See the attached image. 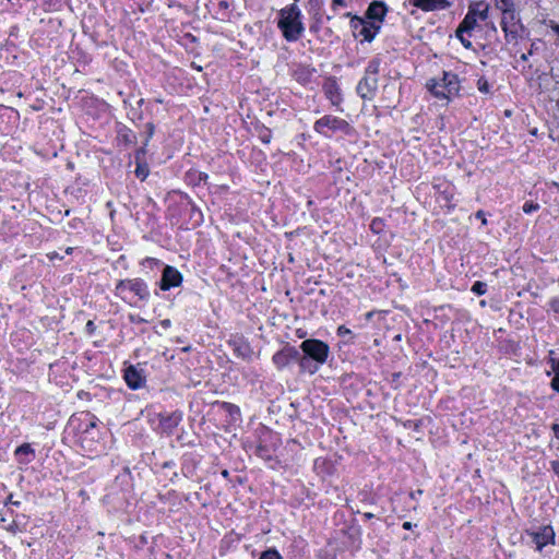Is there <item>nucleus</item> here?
Here are the masks:
<instances>
[{"instance_id":"obj_27","label":"nucleus","mask_w":559,"mask_h":559,"mask_svg":"<svg viewBox=\"0 0 559 559\" xmlns=\"http://www.w3.org/2000/svg\"><path fill=\"white\" fill-rule=\"evenodd\" d=\"M336 334L338 336H341V337L349 336L348 341H352L353 337H354L353 332L348 328H346L345 325H340L337 328Z\"/></svg>"},{"instance_id":"obj_14","label":"nucleus","mask_w":559,"mask_h":559,"mask_svg":"<svg viewBox=\"0 0 559 559\" xmlns=\"http://www.w3.org/2000/svg\"><path fill=\"white\" fill-rule=\"evenodd\" d=\"M323 91L326 98L333 106L338 107L343 102L341 87L334 78H329L323 84Z\"/></svg>"},{"instance_id":"obj_46","label":"nucleus","mask_w":559,"mask_h":559,"mask_svg":"<svg viewBox=\"0 0 559 559\" xmlns=\"http://www.w3.org/2000/svg\"><path fill=\"white\" fill-rule=\"evenodd\" d=\"M168 323H169V320L164 321L165 325H168Z\"/></svg>"},{"instance_id":"obj_36","label":"nucleus","mask_w":559,"mask_h":559,"mask_svg":"<svg viewBox=\"0 0 559 559\" xmlns=\"http://www.w3.org/2000/svg\"><path fill=\"white\" fill-rule=\"evenodd\" d=\"M551 468L559 478V459L551 462Z\"/></svg>"},{"instance_id":"obj_38","label":"nucleus","mask_w":559,"mask_h":559,"mask_svg":"<svg viewBox=\"0 0 559 559\" xmlns=\"http://www.w3.org/2000/svg\"><path fill=\"white\" fill-rule=\"evenodd\" d=\"M552 430H554L556 437L559 438V425L555 424L552 426Z\"/></svg>"},{"instance_id":"obj_17","label":"nucleus","mask_w":559,"mask_h":559,"mask_svg":"<svg viewBox=\"0 0 559 559\" xmlns=\"http://www.w3.org/2000/svg\"><path fill=\"white\" fill-rule=\"evenodd\" d=\"M314 73L316 70L313 68L309 66L299 64L294 70L293 76L298 83L306 85L311 82Z\"/></svg>"},{"instance_id":"obj_21","label":"nucleus","mask_w":559,"mask_h":559,"mask_svg":"<svg viewBox=\"0 0 559 559\" xmlns=\"http://www.w3.org/2000/svg\"><path fill=\"white\" fill-rule=\"evenodd\" d=\"M380 59H371L365 69V75L378 78L380 71Z\"/></svg>"},{"instance_id":"obj_30","label":"nucleus","mask_w":559,"mask_h":559,"mask_svg":"<svg viewBox=\"0 0 559 559\" xmlns=\"http://www.w3.org/2000/svg\"><path fill=\"white\" fill-rule=\"evenodd\" d=\"M259 559H282L280 554L276 550H266L264 551Z\"/></svg>"},{"instance_id":"obj_37","label":"nucleus","mask_w":559,"mask_h":559,"mask_svg":"<svg viewBox=\"0 0 559 559\" xmlns=\"http://www.w3.org/2000/svg\"><path fill=\"white\" fill-rule=\"evenodd\" d=\"M476 217H483V224H484V225H485V224H487V219H486L485 214H484V212H483V211H478V212L476 213Z\"/></svg>"},{"instance_id":"obj_13","label":"nucleus","mask_w":559,"mask_h":559,"mask_svg":"<svg viewBox=\"0 0 559 559\" xmlns=\"http://www.w3.org/2000/svg\"><path fill=\"white\" fill-rule=\"evenodd\" d=\"M528 535L536 545L537 550H542L546 545L554 543L555 533L551 526H543L537 532H531Z\"/></svg>"},{"instance_id":"obj_6","label":"nucleus","mask_w":559,"mask_h":559,"mask_svg":"<svg viewBox=\"0 0 559 559\" xmlns=\"http://www.w3.org/2000/svg\"><path fill=\"white\" fill-rule=\"evenodd\" d=\"M489 4L485 1L472 2L468 11L463 19L462 28L474 29L478 21H486L488 19Z\"/></svg>"},{"instance_id":"obj_19","label":"nucleus","mask_w":559,"mask_h":559,"mask_svg":"<svg viewBox=\"0 0 559 559\" xmlns=\"http://www.w3.org/2000/svg\"><path fill=\"white\" fill-rule=\"evenodd\" d=\"M180 420H181V416L176 413L168 415V416H164L160 418V423H159L160 429L165 432L170 433L174 430V428H176L178 426Z\"/></svg>"},{"instance_id":"obj_43","label":"nucleus","mask_w":559,"mask_h":559,"mask_svg":"<svg viewBox=\"0 0 559 559\" xmlns=\"http://www.w3.org/2000/svg\"><path fill=\"white\" fill-rule=\"evenodd\" d=\"M365 516L371 519L373 515L371 513H366Z\"/></svg>"},{"instance_id":"obj_1","label":"nucleus","mask_w":559,"mask_h":559,"mask_svg":"<svg viewBox=\"0 0 559 559\" xmlns=\"http://www.w3.org/2000/svg\"><path fill=\"white\" fill-rule=\"evenodd\" d=\"M277 27L285 40L297 41L305 33L302 13L296 3L288 4L278 11Z\"/></svg>"},{"instance_id":"obj_25","label":"nucleus","mask_w":559,"mask_h":559,"mask_svg":"<svg viewBox=\"0 0 559 559\" xmlns=\"http://www.w3.org/2000/svg\"><path fill=\"white\" fill-rule=\"evenodd\" d=\"M119 486H129L131 480V474L128 469H124L120 475L116 478Z\"/></svg>"},{"instance_id":"obj_12","label":"nucleus","mask_w":559,"mask_h":559,"mask_svg":"<svg viewBox=\"0 0 559 559\" xmlns=\"http://www.w3.org/2000/svg\"><path fill=\"white\" fill-rule=\"evenodd\" d=\"M181 282V273L176 267L167 265L163 271L159 287L162 290H169L173 287L180 286Z\"/></svg>"},{"instance_id":"obj_35","label":"nucleus","mask_w":559,"mask_h":559,"mask_svg":"<svg viewBox=\"0 0 559 559\" xmlns=\"http://www.w3.org/2000/svg\"><path fill=\"white\" fill-rule=\"evenodd\" d=\"M146 129H147V139H146V141H148L153 136V134H154V126H153V123H147L146 124ZM147 142H145V144Z\"/></svg>"},{"instance_id":"obj_8","label":"nucleus","mask_w":559,"mask_h":559,"mask_svg":"<svg viewBox=\"0 0 559 559\" xmlns=\"http://www.w3.org/2000/svg\"><path fill=\"white\" fill-rule=\"evenodd\" d=\"M501 27L506 34V37L512 39L516 38L522 26L520 24V17L515 11V8L509 9V11H501Z\"/></svg>"},{"instance_id":"obj_23","label":"nucleus","mask_w":559,"mask_h":559,"mask_svg":"<svg viewBox=\"0 0 559 559\" xmlns=\"http://www.w3.org/2000/svg\"><path fill=\"white\" fill-rule=\"evenodd\" d=\"M495 4L500 11H509L515 8V0H495Z\"/></svg>"},{"instance_id":"obj_32","label":"nucleus","mask_w":559,"mask_h":559,"mask_svg":"<svg viewBox=\"0 0 559 559\" xmlns=\"http://www.w3.org/2000/svg\"><path fill=\"white\" fill-rule=\"evenodd\" d=\"M135 175L141 180H144L148 176V169L145 166L138 165Z\"/></svg>"},{"instance_id":"obj_45","label":"nucleus","mask_w":559,"mask_h":559,"mask_svg":"<svg viewBox=\"0 0 559 559\" xmlns=\"http://www.w3.org/2000/svg\"><path fill=\"white\" fill-rule=\"evenodd\" d=\"M8 499H9V501H10V502L14 503V502L12 501V495H10Z\"/></svg>"},{"instance_id":"obj_10","label":"nucleus","mask_w":559,"mask_h":559,"mask_svg":"<svg viewBox=\"0 0 559 559\" xmlns=\"http://www.w3.org/2000/svg\"><path fill=\"white\" fill-rule=\"evenodd\" d=\"M293 360H299V352L294 346H285L272 357V361L278 370L287 367Z\"/></svg>"},{"instance_id":"obj_7","label":"nucleus","mask_w":559,"mask_h":559,"mask_svg":"<svg viewBox=\"0 0 559 559\" xmlns=\"http://www.w3.org/2000/svg\"><path fill=\"white\" fill-rule=\"evenodd\" d=\"M350 28L355 38L371 41L379 32L380 25L357 16H352Z\"/></svg>"},{"instance_id":"obj_9","label":"nucleus","mask_w":559,"mask_h":559,"mask_svg":"<svg viewBox=\"0 0 559 559\" xmlns=\"http://www.w3.org/2000/svg\"><path fill=\"white\" fill-rule=\"evenodd\" d=\"M123 379L131 390H139L146 383V376L143 368L134 365H129L123 370Z\"/></svg>"},{"instance_id":"obj_22","label":"nucleus","mask_w":559,"mask_h":559,"mask_svg":"<svg viewBox=\"0 0 559 559\" xmlns=\"http://www.w3.org/2000/svg\"><path fill=\"white\" fill-rule=\"evenodd\" d=\"M473 29H463L462 28V23H460L457 29H456V37L459 38V40L462 43V45L465 47V48H471L472 47V43L471 40L468 39V37H466V35H471V32Z\"/></svg>"},{"instance_id":"obj_28","label":"nucleus","mask_w":559,"mask_h":559,"mask_svg":"<svg viewBox=\"0 0 559 559\" xmlns=\"http://www.w3.org/2000/svg\"><path fill=\"white\" fill-rule=\"evenodd\" d=\"M257 454H258L260 457H262V459H264V460H266V461H269V460H271V459H272V454L270 453V450H269V449H266V448H265V447H263V445H259V447H258V449H257Z\"/></svg>"},{"instance_id":"obj_44","label":"nucleus","mask_w":559,"mask_h":559,"mask_svg":"<svg viewBox=\"0 0 559 559\" xmlns=\"http://www.w3.org/2000/svg\"><path fill=\"white\" fill-rule=\"evenodd\" d=\"M72 250H73L72 248H68L66 252H67L68 254H70V253L72 252Z\"/></svg>"},{"instance_id":"obj_48","label":"nucleus","mask_w":559,"mask_h":559,"mask_svg":"<svg viewBox=\"0 0 559 559\" xmlns=\"http://www.w3.org/2000/svg\"><path fill=\"white\" fill-rule=\"evenodd\" d=\"M168 323H169V320L164 321L165 325H168Z\"/></svg>"},{"instance_id":"obj_39","label":"nucleus","mask_w":559,"mask_h":559,"mask_svg":"<svg viewBox=\"0 0 559 559\" xmlns=\"http://www.w3.org/2000/svg\"><path fill=\"white\" fill-rule=\"evenodd\" d=\"M411 527H412V523L411 522H404L403 523V528L411 530Z\"/></svg>"},{"instance_id":"obj_4","label":"nucleus","mask_w":559,"mask_h":559,"mask_svg":"<svg viewBox=\"0 0 559 559\" xmlns=\"http://www.w3.org/2000/svg\"><path fill=\"white\" fill-rule=\"evenodd\" d=\"M426 86L436 98L445 100L456 96L461 88L459 76L450 71H444L440 79H430Z\"/></svg>"},{"instance_id":"obj_20","label":"nucleus","mask_w":559,"mask_h":559,"mask_svg":"<svg viewBox=\"0 0 559 559\" xmlns=\"http://www.w3.org/2000/svg\"><path fill=\"white\" fill-rule=\"evenodd\" d=\"M234 352L238 357L243 359H249L252 355V349L250 345L243 340H238L233 342Z\"/></svg>"},{"instance_id":"obj_24","label":"nucleus","mask_w":559,"mask_h":559,"mask_svg":"<svg viewBox=\"0 0 559 559\" xmlns=\"http://www.w3.org/2000/svg\"><path fill=\"white\" fill-rule=\"evenodd\" d=\"M471 290H472L474 294H476V295H478V296H481V295L486 294V292H487V284H486V283H484V282H480V281H476V282L473 284V286H472Z\"/></svg>"},{"instance_id":"obj_49","label":"nucleus","mask_w":559,"mask_h":559,"mask_svg":"<svg viewBox=\"0 0 559 559\" xmlns=\"http://www.w3.org/2000/svg\"><path fill=\"white\" fill-rule=\"evenodd\" d=\"M299 1H300V0H294V3H296V4H297Z\"/></svg>"},{"instance_id":"obj_2","label":"nucleus","mask_w":559,"mask_h":559,"mask_svg":"<svg viewBox=\"0 0 559 559\" xmlns=\"http://www.w3.org/2000/svg\"><path fill=\"white\" fill-rule=\"evenodd\" d=\"M304 356H299V367L302 371L311 374L319 370V367L328 361L330 355L329 345L317 338H309L300 344Z\"/></svg>"},{"instance_id":"obj_47","label":"nucleus","mask_w":559,"mask_h":559,"mask_svg":"<svg viewBox=\"0 0 559 559\" xmlns=\"http://www.w3.org/2000/svg\"><path fill=\"white\" fill-rule=\"evenodd\" d=\"M168 323H169V320L164 321L165 325H168Z\"/></svg>"},{"instance_id":"obj_31","label":"nucleus","mask_w":559,"mask_h":559,"mask_svg":"<svg viewBox=\"0 0 559 559\" xmlns=\"http://www.w3.org/2000/svg\"><path fill=\"white\" fill-rule=\"evenodd\" d=\"M477 87H478V91L484 93V94H487L489 93V83L487 80L480 78L477 82Z\"/></svg>"},{"instance_id":"obj_42","label":"nucleus","mask_w":559,"mask_h":559,"mask_svg":"<svg viewBox=\"0 0 559 559\" xmlns=\"http://www.w3.org/2000/svg\"><path fill=\"white\" fill-rule=\"evenodd\" d=\"M92 325H93V322H92V321H88V322H87V324H86V326H87L88 329H92Z\"/></svg>"},{"instance_id":"obj_15","label":"nucleus","mask_w":559,"mask_h":559,"mask_svg":"<svg viewBox=\"0 0 559 559\" xmlns=\"http://www.w3.org/2000/svg\"><path fill=\"white\" fill-rule=\"evenodd\" d=\"M14 459L20 465H28L36 459V452L29 443H23L15 449Z\"/></svg>"},{"instance_id":"obj_3","label":"nucleus","mask_w":559,"mask_h":559,"mask_svg":"<svg viewBox=\"0 0 559 559\" xmlns=\"http://www.w3.org/2000/svg\"><path fill=\"white\" fill-rule=\"evenodd\" d=\"M116 296L130 305L138 300L146 301L150 298V290L146 283L141 278L120 280L115 287Z\"/></svg>"},{"instance_id":"obj_33","label":"nucleus","mask_w":559,"mask_h":559,"mask_svg":"<svg viewBox=\"0 0 559 559\" xmlns=\"http://www.w3.org/2000/svg\"><path fill=\"white\" fill-rule=\"evenodd\" d=\"M549 26H550L551 31L555 33V35L557 36L556 45L559 46V24L555 23L554 21H550Z\"/></svg>"},{"instance_id":"obj_26","label":"nucleus","mask_w":559,"mask_h":559,"mask_svg":"<svg viewBox=\"0 0 559 559\" xmlns=\"http://www.w3.org/2000/svg\"><path fill=\"white\" fill-rule=\"evenodd\" d=\"M552 370H554L555 376L551 380V388L555 391L559 392V360L554 364Z\"/></svg>"},{"instance_id":"obj_40","label":"nucleus","mask_w":559,"mask_h":559,"mask_svg":"<svg viewBox=\"0 0 559 559\" xmlns=\"http://www.w3.org/2000/svg\"><path fill=\"white\" fill-rule=\"evenodd\" d=\"M521 59H522L523 61H526V60H527V55L523 53V55L521 56Z\"/></svg>"},{"instance_id":"obj_34","label":"nucleus","mask_w":559,"mask_h":559,"mask_svg":"<svg viewBox=\"0 0 559 559\" xmlns=\"http://www.w3.org/2000/svg\"><path fill=\"white\" fill-rule=\"evenodd\" d=\"M346 5V0H333L332 1V10L333 11H336L338 7H345Z\"/></svg>"},{"instance_id":"obj_18","label":"nucleus","mask_w":559,"mask_h":559,"mask_svg":"<svg viewBox=\"0 0 559 559\" xmlns=\"http://www.w3.org/2000/svg\"><path fill=\"white\" fill-rule=\"evenodd\" d=\"M386 9L382 2H372L368 8V17L373 20L376 24L380 25V22L385 15Z\"/></svg>"},{"instance_id":"obj_5","label":"nucleus","mask_w":559,"mask_h":559,"mask_svg":"<svg viewBox=\"0 0 559 559\" xmlns=\"http://www.w3.org/2000/svg\"><path fill=\"white\" fill-rule=\"evenodd\" d=\"M313 130L324 138H332L335 133L350 135L354 132L353 127L345 120L336 116L325 115L313 123Z\"/></svg>"},{"instance_id":"obj_11","label":"nucleus","mask_w":559,"mask_h":559,"mask_svg":"<svg viewBox=\"0 0 559 559\" xmlns=\"http://www.w3.org/2000/svg\"><path fill=\"white\" fill-rule=\"evenodd\" d=\"M378 90V78L365 75L358 82L356 92L364 100H372Z\"/></svg>"},{"instance_id":"obj_41","label":"nucleus","mask_w":559,"mask_h":559,"mask_svg":"<svg viewBox=\"0 0 559 559\" xmlns=\"http://www.w3.org/2000/svg\"><path fill=\"white\" fill-rule=\"evenodd\" d=\"M310 2H311V3H312V2H314L316 4H318V5H319V4L321 3V0H310Z\"/></svg>"},{"instance_id":"obj_29","label":"nucleus","mask_w":559,"mask_h":559,"mask_svg":"<svg viewBox=\"0 0 559 559\" xmlns=\"http://www.w3.org/2000/svg\"><path fill=\"white\" fill-rule=\"evenodd\" d=\"M538 209H539V204L538 203L525 202L523 204V212L526 213V214H531V213L537 211Z\"/></svg>"},{"instance_id":"obj_16","label":"nucleus","mask_w":559,"mask_h":559,"mask_svg":"<svg viewBox=\"0 0 559 559\" xmlns=\"http://www.w3.org/2000/svg\"><path fill=\"white\" fill-rule=\"evenodd\" d=\"M409 3L426 12L443 10L450 7L448 0H409Z\"/></svg>"}]
</instances>
